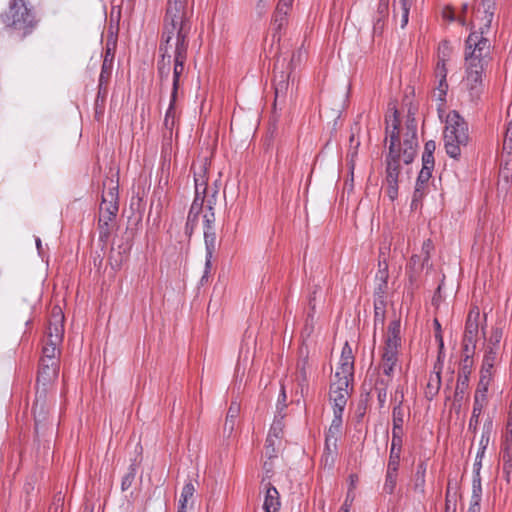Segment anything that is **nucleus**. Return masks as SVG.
<instances>
[{
	"mask_svg": "<svg viewBox=\"0 0 512 512\" xmlns=\"http://www.w3.org/2000/svg\"><path fill=\"white\" fill-rule=\"evenodd\" d=\"M109 262H110L111 267L114 270H118V269H120V267L122 265L123 257L120 254H119V258H116L115 255H111L109 257Z\"/></svg>",
	"mask_w": 512,
	"mask_h": 512,
	"instance_id": "59",
	"label": "nucleus"
},
{
	"mask_svg": "<svg viewBox=\"0 0 512 512\" xmlns=\"http://www.w3.org/2000/svg\"><path fill=\"white\" fill-rule=\"evenodd\" d=\"M289 83L287 80V77L284 75V73H281L280 79L275 80V99L276 101L278 99H284L286 97L287 91H288Z\"/></svg>",
	"mask_w": 512,
	"mask_h": 512,
	"instance_id": "35",
	"label": "nucleus"
},
{
	"mask_svg": "<svg viewBox=\"0 0 512 512\" xmlns=\"http://www.w3.org/2000/svg\"><path fill=\"white\" fill-rule=\"evenodd\" d=\"M177 96L171 95L169 107L165 114L164 125L167 129H172L176 122V111H175V103Z\"/></svg>",
	"mask_w": 512,
	"mask_h": 512,
	"instance_id": "36",
	"label": "nucleus"
},
{
	"mask_svg": "<svg viewBox=\"0 0 512 512\" xmlns=\"http://www.w3.org/2000/svg\"><path fill=\"white\" fill-rule=\"evenodd\" d=\"M281 445V442L272 440L271 442L269 439L266 438V445H265V452L264 455L268 460H272L277 457V453L279 451V447Z\"/></svg>",
	"mask_w": 512,
	"mask_h": 512,
	"instance_id": "44",
	"label": "nucleus"
},
{
	"mask_svg": "<svg viewBox=\"0 0 512 512\" xmlns=\"http://www.w3.org/2000/svg\"><path fill=\"white\" fill-rule=\"evenodd\" d=\"M284 417L285 414H281V412L275 415L273 423L267 435V439H269L270 442L272 440L281 442L284 431Z\"/></svg>",
	"mask_w": 512,
	"mask_h": 512,
	"instance_id": "23",
	"label": "nucleus"
},
{
	"mask_svg": "<svg viewBox=\"0 0 512 512\" xmlns=\"http://www.w3.org/2000/svg\"><path fill=\"white\" fill-rule=\"evenodd\" d=\"M207 195L195 194L194 200L190 207L188 216H187V228L190 226L193 229L196 224L199 215L203 212L206 204Z\"/></svg>",
	"mask_w": 512,
	"mask_h": 512,
	"instance_id": "20",
	"label": "nucleus"
},
{
	"mask_svg": "<svg viewBox=\"0 0 512 512\" xmlns=\"http://www.w3.org/2000/svg\"><path fill=\"white\" fill-rule=\"evenodd\" d=\"M499 359V351H496V348H485L484 356L481 364L480 373L481 374H493L494 375V367Z\"/></svg>",
	"mask_w": 512,
	"mask_h": 512,
	"instance_id": "21",
	"label": "nucleus"
},
{
	"mask_svg": "<svg viewBox=\"0 0 512 512\" xmlns=\"http://www.w3.org/2000/svg\"><path fill=\"white\" fill-rule=\"evenodd\" d=\"M400 346H401L400 322L392 321L388 327L384 350L398 354V349Z\"/></svg>",
	"mask_w": 512,
	"mask_h": 512,
	"instance_id": "14",
	"label": "nucleus"
},
{
	"mask_svg": "<svg viewBox=\"0 0 512 512\" xmlns=\"http://www.w3.org/2000/svg\"><path fill=\"white\" fill-rule=\"evenodd\" d=\"M353 370L354 365L352 364L338 363L336 372L332 380H339L345 377V380H348V382H350L353 377Z\"/></svg>",
	"mask_w": 512,
	"mask_h": 512,
	"instance_id": "34",
	"label": "nucleus"
},
{
	"mask_svg": "<svg viewBox=\"0 0 512 512\" xmlns=\"http://www.w3.org/2000/svg\"><path fill=\"white\" fill-rule=\"evenodd\" d=\"M492 430H493V421L489 417L486 419V421L484 422V425H483L481 437L479 440V447H478L479 451H483V452L486 451V449L489 445V442H490V436H491Z\"/></svg>",
	"mask_w": 512,
	"mask_h": 512,
	"instance_id": "30",
	"label": "nucleus"
},
{
	"mask_svg": "<svg viewBox=\"0 0 512 512\" xmlns=\"http://www.w3.org/2000/svg\"><path fill=\"white\" fill-rule=\"evenodd\" d=\"M263 469L265 471L266 477L269 478L270 474L273 471V465L271 462L265 461L263 464Z\"/></svg>",
	"mask_w": 512,
	"mask_h": 512,
	"instance_id": "64",
	"label": "nucleus"
},
{
	"mask_svg": "<svg viewBox=\"0 0 512 512\" xmlns=\"http://www.w3.org/2000/svg\"><path fill=\"white\" fill-rule=\"evenodd\" d=\"M336 454L323 453L321 462L324 466L332 467L334 464Z\"/></svg>",
	"mask_w": 512,
	"mask_h": 512,
	"instance_id": "58",
	"label": "nucleus"
},
{
	"mask_svg": "<svg viewBox=\"0 0 512 512\" xmlns=\"http://www.w3.org/2000/svg\"><path fill=\"white\" fill-rule=\"evenodd\" d=\"M488 404V394L476 392L474 394L473 405L485 408Z\"/></svg>",
	"mask_w": 512,
	"mask_h": 512,
	"instance_id": "52",
	"label": "nucleus"
},
{
	"mask_svg": "<svg viewBox=\"0 0 512 512\" xmlns=\"http://www.w3.org/2000/svg\"><path fill=\"white\" fill-rule=\"evenodd\" d=\"M441 369H442V364H440V363L435 364L434 371L429 376V379H428V382L426 385V390H425L426 398L429 400H432L438 394V392L440 390Z\"/></svg>",
	"mask_w": 512,
	"mask_h": 512,
	"instance_id": "18",
	"label": "nucleus"
},
{
	"mask_svg": "<svg viewBox=\"0 0 512 512\" xmlns=\"http://www.w3.org/2000/svg\"><path fill=\"white\" fill-rule=\"evenodd\" d=\"M349 383L343 379L332 380L330 385L329 399L333 404V414H343L349 398Z\"/></svg>",
	"mask_w": 512,
	"mask_h": 512,
	"instance_id": "7",
	"label": "nucleus"
},
{
	"mask_svg": "<svg viewBox=\"0 0 512 512\" xmlns=\"http://www.w3.org/2000/svg\"><path fill=\"white\" fill-rule=\"evenodd\" d=\"M289 10L276 7L274 16H273V26L276 30H281L287 23V16H288Z\"/></svg>",
	"mask_w": 512,
	"mask_h": 512,
	"instance_id": "37",
	"label": "nucleus"
},
{
	"mask_svg": "<svg viewBox=\"0 0 512 512\" xmlns=\"http://www.w3.org/2000/svg\"><path fill=\"white\" fill-rule=\"evenodd\" d=\"M386 297L374 296V323L375 325L384 324L385 320Z\"/></svg>",
	"mask_w": 512,
	"mask_h": 512,
	"instance_id": "27",
	"label": "nucleus"
},
{
	"mask_svg": "<svg viewBox=\"0 0 512 512\" xmlns=\"http://www.w3.org/2000/svg\"><path fill=\"white\" fill-rule=\"evenodd\" d=\"M434 324H435V328H436V331H437L435 336H436V338L439 341V348H440V350H442L443 347H444V343H443L442 335L440 334L441 326H440V323H439V321L437 319L434 320Z\"/></svg>",
	"mask_w": 512,
	"mask_h": 512,
	"instance_id": "60",
	"label": "nucleus"
},
{
	"mask_svg": "<svg viewBox=\"0 0 512 512\" xmlns=\"http://www.w3.org/2000/svg\"><path fill=\"white\" fill-rule=\"evenodd\" d=\"M388 264L385 260L379 261L378 263V271L376 273V287L374 296H382L386 297L387 287H388Z\"/></svg>",
	"mask_w": 512,
	"mask_h": 512,
	"instance_id": "15",
	"label": "nucleus"
},
{
	"mask_svg": "<svg viewBox=\"0 0 512 512\" xmlns=\"http://www.w3.org/2000/svg\"><path fill=\"white\" fill-rule=\"evenodd\" d=\"M264 481L265 479H263L265 488L263 510L264 512H279L281 506L279 492L269 482L264 483Z\"/></svg>",
	"mask_w": 512,
	"mask_h": 512,
	"instance_id": "12",
	"label": "nucleus"
},
{
	"mask_svg": "<svg viewBox=\"0 0 512 512\" xmlns=\"http://www.w3.org/2000/svg\"><path fill=\"white\" fill-rule=\"evenodd\" d=\"M443 141L447 155L453 159H458L462 147L468 144V124L456 111L449 112L446 117Z\"/></svg>",
	"mask_w": 512,
	"mask_h": 512,
	"instance_id": "4",
	"label": "nucleus"
},
{
	"mask_svg": "<svg viewBox=\"0 0 512 512\" xmlns=\"http://www.w3.org/2000/svg\"><path fill=\"white\" fill-rule=\"evenodd\" d=\"M403 398V395L401 396ZM392 418H393V425L396 426V428H399V426H403L404 423V410L402 408V399H400L399 403L394 406L392 411Z\"/></svg>",
	"mask_w": 512,
	"mask_h": 512,
	"instance_id": "42",
	"label": "nucleus"
},
{
	"mask_svg": "<svg viewBox=\"0 0 512 512\" xmlns=\"http://www.w3.org/2000/svg\"><path fill=\"white\" fill-rule=\"evenodd\" d=\"M113 220H108V215L105 213L100 214L98 227H99V236L101 240L108 239L110 235V222Z\"/></svg>",
	"mask_w": 512,
	"mask_h": 512,
	"instance_id": "39",
	"label": "nucleus"
},
{
	"mask_svg": "<svg viewBox=\"0 0 512 512\" xmlns=\"http://www.w3.org/2000/svg\"><path fill=\"white\" fill-rule=\"evenodd\" d=\"M399 115L396 109L386 118V137L390 139L389 154L386 162V194L391 201L398 197V177L400 173V155L396 153L399 142Z\"/></svg>",
	"mask_w": 512,
	"mask_h": 512,
	"instance_id": "3",
	"label": "nucleus"
},
{
	"mask_svg": "<svg viewBox=\"0 0 512 512\" xmlns=\"http://www.w3.org/2000/svg\"><path fill=\"white\" fill-rule=\"evenodd\" d=\"M240 406L237 402H232L226 416L224 431L230 435L235 427V420L238 417Z\"/></svg>",
	"mask_w": 512,
	"mask_h": 512,
	"instance_id": "28",
	"label": "nucleus"
},
{
	"mask_svg": "<svg viewBox=\"0 0 512 512\" xmlns=\"http://www.w3.org/2000/svg\"><path fill=\"white\" fill-rule=\"evenodd\" d=\"M337 437H326L324 452L329 454H337Z\"/></svg>",
	"mask_w": 512,
	"mask_h": 512,
	"instance_id": "51",
	"label": "nucleus"
},
{
	"mask_svg": "<svg viewBox=\"0 0 512 512\" xmlns=\"http://www.w3.org/2000/svg\"><path fill=\"white\" fill-rule=\"evenodd\" d=\"M434 168V153H424L422 155L421 171L430 172L432 174Z\"/></svg>",
	"mask_w": 512,
	"mask_h": 512,
	"instance_id": "49",
	"label": "nucleus"
},
{
	"mask_svg": "<svg viewBox=\"0 0 512 512\" xmlns=\"http://www.w3.org/2000/svg\"><path fill=\"white\" fill-rule=\"evenodd\" d=\"M191 16L192 11L187 7V0H168L159 48L162 54L161 60L158 63V73L161 79L167 78L170 72L171 59L173 58L174 67L171 92L173 96H177L180 79L185 70L184 64L187 59Z\"/></svg>",
	"mask_w": 512,
	"mask_h": 512,
	"instance_id": "1",
	"label": "nucleus"
},
{
	"mask_svg": "<svg viewBox=\"0 0 512 512\" xmlns=\"http://www.w3.org/2000/svg\"><path fill=\"white\" fill-rule=\"evenodd\" d=\"M436 149V143L433 140H429L425 143L424 153H434Z\"/></svg>",
	"mask_w": 512,
	"mask_h": 512,
	"instance_id": "62",
	"label": "nucleus"
},
{
	"mask_svg": "<svg viewBox=\"0 0 512 512\" xmlns=\"http://www.w3.org/2000/svg\"><path fill=\"white\" fill-rule=\"evenodd\" d=\"M451 55V47L447 41H443L438 46L437 61L447 62Z\"/></svg>",
	"mask_w": 512,
	"mask_h": 512,
	"instance_id": "47",
	"label": "nucleus"
},
{
	"mask_svg": "<svg viewBox=\"0 0 512 512\" xmlns=\"http://www.w3.org/2000/svg\"><path fill=\"white\" fill-rule=\"evenodd\" d=\"M59 345L60 343L50 342L47 340V343L43 347V356L41 360H45L47 362H58L56 357L59 354Z\"/></svg>",
	"mask_w": 512,
	"mask_h": 512,
	"instance_id": "33",
	"label": "nucleus"
},
{
	"mask_svg": "<svg viewBox=\"0 0 512 512\" xmlns=\"http://www.w3.org/2000/svg\"><path fill=\"white\" fill-rule=\"evenodd\" d=\"M431 176H432V174L430 172L420 171V173L417 177V180L415 183V189L413 192L412 203H411L412 208H416L417 203L420 202L422 200V198L424 197V195L426 194L427 184H428V181L430 180Z\"/></svg>",
	"mask_w": 512,
	"mask_h": 512,
	"instance_id": "19",
	"label": "nucleus"
},
{
	"mask_svg": "<svg viewBox=\"0 0 512 512\" xmlns=\"http://www.w3.org/2000/svg\"><path fill=\"white\" fill-rule=\"evenodd\" d=\"M204 242H205V271L203 278L209 273L213 254L216 250V233L215 228H204Z\"/></svg>",
	"mask_w": 512,
	"mask_h": 512,
	"instance_id": "13",
	"label": "nucleus"
},
{
	"mask_svg": "<svg viewBox=\"0 0 512 512\" xmlns=\"http://www.w3.org/2000/svg\"><path fill=\"white\" fill-rule=\"evenodd\" d=\"M447 91H448V83L446 81V78H443V79L438 78V85L434 91V97L438 101L444 102L446 99Z\"/></svg>",
	"mask_w": 512,
	"mask_h": 512,
	"instance_id": "43",
	"label": "nucleus"
},
{
	"mask_svg": "<svg viewBox=\"0 0 512 512\" xmlns=\"http://www.w3.org/2000/svg\"><path fill=\"white\" fill-rule=\"evenodd\" d=\"M399 467L387 466L385 482L383 486L384 492L392 494L396 488Z\"/></svg>",
	"mask_w": 512,
	"mask_h": 512,
	"instance_id": "26",
	"label": "nucleus"
},
{
	"mask_svg": "<svg viewBox=\"0 0 512 512\" xmlns=\"http://www.w3.org/2000/svg\"><path fill=\"white\" fill-rule=\"evenodd\" d=\"M286 392H285V389L284 387L281 388V391H280V394L278 396V401H277V413L278 414L279 412H281V414H284V409L286 408Z\"/></svg>",
	"mask_w": 512,
	"mask_h": 512,
	"instance_id": "54",
	"label": "nucleus"
},
{
	"mask_svg": "<svg viewBox=\"0 0 512 512\" xmlns=\"http://www.w3.org/2000/svg\"><path fill=\"white\" fill-rule=\"evenodd\" d=\"M135 477V469L131 467V471L126 474L122 480V489L126 490L131 486V483Z\"/></svg>",
	"mask_w": 512,
	"mask_h": 512,
	"instance_id": "56",
	"label": "nucleus"
},
{
	"mask_svg": "<svg viewBox=\"0 0 512 512\" xmlns=\"http://www.w3.org/2000/svg\"><path fill=\"white\" fill-rule=\"evenodd\" d=\"M118 212V203H104L100 205V214L105 213L108 215V220H113Z\"/></svg>",
	"mask_w": 512,
	"mask_h": 512,
	"instance_id": "46",
	"label": "nucleus"
},
{
	"mask_svg": "<svg viewBox=\"0 0 512 512\" xmlns=\"http://www.w3.org/2000/svg\"><path fill=\"white\" fill-rule=\"evenodd\" d=\"M402 434H403L402 426H399V428H396V426L393 425L392 438L396 437L400 441V443H402Z\"/></svg>",
	"mask_w": 512,
	"mask_h": 512,
	"instance_id": "63",
	"label": "nucleus"
},
{
	"mask_svg": "<svg viewBox=\"0 0 512 512\" xmlns=\"http://www.w3.org/2000/svg\"><path fill=\"white\" fill-rule=\"evenodd\" d=\"M194 173L195 194L206 195L207 193V160L204 159L192 165Z\"/></svg>",
	"mask_w": 512,
	"mask_h": 512,
	"instance_id": "11",
	"label": "nucleus"
},
{
	"mask_svg": "<svg viewBox=\"0 0 512 512\" xmlns=\"http://www.w3.org/2000/svg\"><path fill=\"white\" fill-rule=\"evenodd\" d=\"M414 0H393V17L396 24L404 29L409 22V14Z\"/></svg>",
	"mask_w": 512,
	"mask_h": 512,
	"instance_id": "9",
	"label": "nucleus"
},
{
	"mask_svg": "<svg viewBox=\"0 0 512 512\" xmlns=\"http://www.w3.org/2000/svg\"><path fill=\"white\" fill-rule=\"evenodd\" d=\"M110 186L102 193V202L118 203V186L110 180Z\"/></svg>",
	"mask_w": 512,
	"mask_h": 512,
	"instance_id": "38",
	"label": "nucleus"
},
{
	"mask_svg": "<svg viewBox=\"0 0 512 512\" xmlns=\"http://www.w3.org/2000/svg\"><path fill=\"white\" fill-rule=\"evenodd\" d=\"M479 318V309L477 307L472 308L467 316L462 339V356H465V362H470V357H473L475 354L479 335Z\"/></svg>",
	"mask_w": 512,
	"mask_h": 512,
	"instance_id": "6",
	"label": "nucleus"
},
{
	"mask_svg": "<svg viewBox=\"0 0 512 512\" xmlns=\"http://www.w3.org/2000/svg\"><path fill=\"white\" fill-rule=\"evenodd\" d=\"M398 362V354L389 351H383L382 354V370L384 374L388 377H391L394 371V367Z\"/></svg>",
	"mask_w": 512,
	"mask_h": 512,
	"instance_id": "25",
	"label": "nucleus"
},
{
	"mask_svg": "<svg viewBox=\"0 0 512 512\" xmlns=\"http://www.w3.org/2000/svg\"><path fill=\"white\" fill-rule=\"evenodd\" d=\"M495 10L496 0H481L473 13L472 32L465 43V76L461 82L470 100L477 99L482 92L484 60L491 49L489 34Z\"/></svg>",
	"mask_w": 512,
	"mask_h": 512,
	"instance_id": "2",
	"label": "nucleus"
},
{
	"mask_svg": "<svg viewBox=\"0 0 512 512\" xmlns=\"http://www.w3.org/2000/svg\"><path fill=\"white\" fill-rule=\"evenodd\" d=\"M402 443L394 437L391 441L390 455L387 466L399 467Z\"/></svg>",
	"mask_w": 512,
	"mask_h": 512,
	"instance_id": "31",
	"label": "nucleus"
},
{
	"mask_svg": "<svg viewBox=\"0 0 512 512\" xmlns=\"http://www.w3.org/2000/svg\"><path fill=\"white\" fill-rule=\"evenodd\" d=\"M482 499V485H481V477L478 475H473L472 479V495L470 499L469 508L481 510V502Z\"/></svg>",
	"mask_w": 512,
	"mask_h": 512,
	"instance_id": "24",
	"label": "nucleus"
},
{
	"mask_svg": "<svg viewBox=\"0 0 512 512\" xmlns=\"http://www.w3.org/2000/svg\"><path fill=\"white\" fill-rule=\"evenodd\" d=\"M493 380V374H481L476 388V392L488 394L490 384Z\"/></svg>",
	"mask_w": 512,
	"mask_h": 512,
	"instance_id": "45",
	"label": "nucleus"
},
{
	"mask_svg": "<svg viewBox=\"0 0 512 512\" xmlns=\"http://www.w3.org/2000/svg\"><path fill=\"white\" fill-rule=\"evenodd\" d=\"M114 45L115 44L113 43V47H111L110 43L109 42L107 43L105 54H104V59H103L102 67H101V72H100V76H99V86L100 87L104 84H107L110 79L112 69H113Z\"/></svg>",
	"mask_w": 512,
	"mask_h": 512,
	"instance_id": "16",
	"label": "nucleus"
},
{
	"mask_svg": "<svg viewBox=\"0 0 512 512\" xmlns=\"http://www.w3.org/2000/svg\"><path fill=\"white\" fill-rule=\"evenodd\" d=\"M195 492V487L192 482H188L183 486L180 499L178 512H187V504L192 499Z\"/></svg>",
	"mask_w": 512,
	"mask_h": 512,
	"instance_id": "29",
	"label": "nucleus"
},
{
	"mask_svg": "<svg viewBox=\"0 0 512 512\" xmlns=\"http://www.w3.org/2000/svg\"><path fill=\"white\" fill-rule=\"evenodd\" d=\"M484 409L485 408L473 405L472 414H471V417H470L469 423H468V429L470 431H472L473 433H476V431H477L478 424H479V418Z\"/></svg>",
	"mask_w": 512,
	"mask_h": 512,
	"instance_id": "41",
	"label": "nucleus"
},
{
	"mask_svg": "<svg viewBox=\"0 0 512 512\" xmlns=\"http://www.w3.org/2000/svg\"><path fill=\"white\" fill-rule=\"evenodd\" d=\"M59 364L58 362H47L45 360H40V367L38 372V382L42 381L45 385L53 380H55L58 376Z\"/></svg>",
	"mask_w": 512,
	"mask_h": 512,
	"instance_id": "17",
	"label": "nucleus"
},
{
	"mask_svg": "<svg viewBox=\"0 0 512 512\" xmlns=\"http://www.w3.org/2000/svg\"><path fill=\"white\" fill-rule=\"evenodd\" d=\"M64 313L60 306H54L51 310L47 340L61 343L64 335Z\"/></svg>",
	"mask_w": 512,
	"mask_h": 512,
	"instance_id": "8",
	"label": "nucleus"
},
{
	"mask_svg": "<svg viewBox=\"0 0 512 512\" xmlns=\"http://www.w3.org/2000/svg\"><path fill=\"white\" fill-rule=\"evenodd\" d=\"M216 195H217V191H213V193L211 195H209L206 199L205 208L202 212L204 228H214V223H215L214 206L216 204Z\"/></svg>",
	"mask_w": 512,
	"mask_h": 512,
	"instance_id": "22",
	"label": "nucleus"
},
{
	"mask_svg": "<svg viewBox=\"0 0 512 512\" xmlns=\"http://www.w3.org/2000/svg\"><path fill=\"white\" fill-rule=\"evenodd\" d=\"M485 455V452L483 451H477V454H476V458H475V463H474V475H476L478 473V475L480 476V469L482 467V459Z\"/></svg>",
	"mask_w": 512,
	"mask_h": 512,
	"instance_id": "57",
	"label": "nucleus"
},
{
	"mask_svg": "<svg viewBox=\"0 0 512 512\" xmlns=\"http://www.w3.org/2000/svg\"><path fill=\"white\" fill-rule=\"evenodd\" d=\"M342 418L343 414H333V419L326 434V437H337L342 427Z\"/></svg>",
	"mask_w": 512,
	"mask_h": 512,
	"instance_id": "40",
	"label": "nucleus"
},
{
	"mask_svg": "<svg viewBox=\"0 0 512 512\" xmlns=\"http://www.w3.org/2000/svg\"><path fill=\"white\" fill-rule=\"evenodd\" d=\"M502 339V332L498 329L491 333V336L485 346V348H496V351H500V341Z\"/></svg>",
	"mask_w": 512,
	"mask_h": 512,
	"instance_id": "48",
	"label": "nucleus"
},
{
	"mask_svg": "<svg viewBox=\"0 0 512 512\" xmlns=\"http://www.w3.org/2000/svg\"><path fill=\"white\" fill-rule=\"evenodd\" d=\"M468 363L469 365H467V362H465V356H462L461 371L458 377L457 390L460 388V386L464 388L468 384L469 375L473 367V357H470V362Z\"/></svg>",
	"mask_w": 512,
	"mask_h": 512,
	"instance_id": "32",
	"label": "nucleus"
},
{
	"mask_svg": "<svg viewBox=\"0 0 512 512\" xmlns=\"http://www.w3.org/2000/svg\"><path fill=\"white\" fill-rule=\"evenodd\" d=\"M339 363L352 364L354 365V357L350 346L346 343L342 349Z\"/></svg>",
	"mask_w": 512,
	"mask_h": 512,
	"instance_id": "50",
	"label": "nucleus"
},
{
	"mask_svg": "<svg viewBox=\"0 0 512 512\" xmlns=\"http://www.w3.org/2000/svg\"><path fill=\"white\" fill-rule=\"evenodd\" d=\"M408 129L411 130L410 138H407L403 142L402 152L400 149H396V153L400 155V162H404L405 164H409L414 160L416 154L417 147V137H416V129L415 127L408 126ZM400 144V141L396 145V147Z\"/></svg>",
	"mask_w": 512,
	"mask_h": 512,
	"instance_id": "10",
	"label": "nucleus"
},
{
	"mask_svg": "<svg viewBox=\"0 0 512 512\" xmlns=\"http://www.w3.org/2000/svg\"><path fill=\"white\" fill-rule=\"evenodd\" d=\"M0 20L6 29L19 31L23 36L30 33L35 24L34 15L24 0H10Z\"/></svg>",
	"mask_w": 512,
	"mask_h": 512,
	"instance_id": "5",
	"label": "nucleus"
},
{
	"mask_svg": "<svg viewBox=\"0 0 512 512\" xmlns=\"http://www.w3.org/2000/svg\"><path fill=\"white\" fill-rule=\"evenodd\" d=\"M381 384H383V387L376 386L375 390L377 392L378 402H379L380 406L383 407L386 402V399H387V389H386L387 384H384L383 381L381 382Z\"/></svg>",
	"mask_w": 512,
	"mask_h": 512,
	"instance_id": "53",
	"label": "nucleus"
},
{
	"mask_svg": "<svg viewBox=\"0 0 512 512\" xmlns=\"http://www.w3.org/2000/svg\"><path fill=\"white\" fill-rule=\"evenodd\" d=\"M305 55V51H303L302 49H298L297 51H295L292 55V58H291V63H296V62H300L302 57Z\"/></svg>",
	"mask_w": 512,
	"mask_h": 512,
	"instance_id": "61",
	"label": "nucleus"
},
{
	"mask_svg": "<svg viewBox=\"0 0 512 512\" xmlns=\"http://www.w3.org/2000/svg\"><path fill=\"white\" fill-rule=\"evenodd\" d=\"M435 76L436 78H446L447 77V68H446V62L437 61L436 67H435Z\"/></svg>",
	"mask_w": 512,
	"mask_h": 512,
	"instance_id": "55",
	"label": "nucleus"
}]
</instances>
